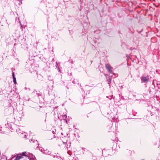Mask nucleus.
Listing matches in <instances>:
<instances>
[{"mask_svg": "<svg viewBox=\"0 0 160 160\" xmlns=\"http://www.w3.org/2000/svg\"><path fill=\"white\" fill-rule=\"evenodd\" d=\"M141 79L142 81L146 83L148 81V79L147 77H142Z\"/></svg>", "mask_w": 160, "mask_h": 160, "instance_id": "1", "label": "nucleus"}, {"mask_svg": "<svg viewBox=\"0 0 160 160\" xmlns=\"http://www.w3.org/2000/svg\"><path fill=\"white\" fill-rule=\"evenodd\" d=\"M106 68L108 69V71L109 72H111V70L112 68L108 64H107L106 65Z\"/></svg>", "mask_w": 160, "mask_h": 160, "instance_id": "2", "label": "nucleus"}, {"mask_svg": "<svg viewBox=\"0 0 160 160\" xmlns=\"http://www.w3.org/2000/svg\"><path fill=\"white\" fill-rule=\"evenodd\" d=\"M22 158V156H17L15 160H19L20 159Z\"/></svg>", "mask_w": 160, "mask_h": 160, "instance_id": "3", "label": "nucleus"}, {"mask_svg": "<svg viewBox=\"0 0 160 160\" xmlns=\"http://www.w3.org/2000/svg\"><path fill=\"white\" fill-rule=\"evenodd\" d=\"M13 82L15 84H16V79L15 77H14V78H13Z\"/></svg>", "mask_w": 160, "mask_h": 160, "instance_id": "4", "label": "nucleus"}, {"mask_svg": "<svg viewBox=\"0 0 160 160\" xmlns=\"http://www.w3.org/2000/svg\"><path fill=\"white\" fill-rule=\"evenodd\" d=\"M26 153L25 152H23V155L24 156H27L26 155Z\"/></svg>", "mask_w": 160, "mask_h": 160, "instance_id": "5", "label": "nucleus"}, {"mask_svg": "<svg viewBox=\"0 0 160 160\" xmlns=\"http://www.w3.org/2000/svg\"><path fill=\"white\" fill-rule=\"evenodd\" d=\"M12 76H13V78H14V77H15L14 73L13 72H12Z\"/></svg>", "mask_w": 160, "mask_h": 160, "instance_id": "6", "label": "nucleus"}]
</instances>
